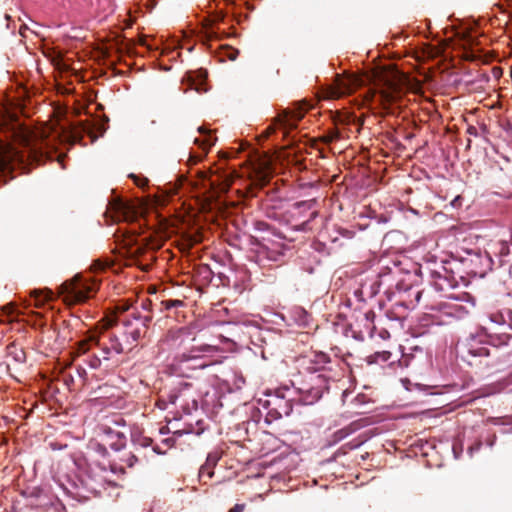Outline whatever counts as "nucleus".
Segmentation results:
<instances>
[{
	"mask_svg": "<svg viewBox=\"0 0 512 512\" xmlns=\"http://www.w3.org/2000/svg\"><path fill=\"white\" fill-rule=\"evenodd\" d=\"M359 428H360V425L356 422H353V423L349 424L348 426L335 431L331 435V437L328 441V445L332 446V445L337 444L338 442L342 441L343 439H345L346 437H348L349 435H351L352 433L357 431Z\"/></svg>",
	"mask_w": 512,
	"mask_h": 512,
	"instance_id": "nucleus-24",
	"label": "nucleus"
},
{
	"mask_svg": "<svg viewBox=\"0 0 512 512\" xmlns=\"http://www.w3.org/2000/svg\"><path fill=\"white\" fill-rule=\"evenodd\" d=\"M131 441L133 446L136 450L139 448H147L152 446V450L156 454H163L164 452L161 451L160 447L158 445H152V439L142 435L139 431H133L131 433Z\"/></svg>",
	"mask_w": 512,
	"mask_h": 512,
	"instance_id": "nucleus-22",
	"label": "nucleus"
},
{
	"mask_svg": "<svg viewBox=\"0 0 512 512\" xmlns=\"http://www.w3.org/2000/svg\"><path fill=\"white\" fill-rule=\"evenodd\" d=\"M183 433H193L191 429L177 430L173 433V436H181ZM163 443L168 447H172L175 444V438L169 437L163 440Z\"/></svg>",
	"mask_w": 512,
	"mask_h": 512,
	"instance_id": "nucleus-31",
	"label": "nucleus"
},
{
	"mask_svg": "<svg viewBox=\"0 0 512 512\" xmlns=\"http://www.w3.org/2000/svg\"><path fill=\"white\" fill-rule=\"evenodd\" d=\"M430 287L418 289L417 287L403 288L397 285L399 299L395 306L404 309H414L420 303L425 309L419 322L423 327L448 325L453 321L464 318L468 310L457 298L444 294L446 291H439L432 285V279L428 274Z\"/></svg>",
	"mask_w": 512,
	"mask_h": 512,
	"instance_id": "nucleus-2",
	"label": "nucleus"
},
{
	"mask_svg": "<svg viewBox=\"0 0 512 512\" xmlns=\"http://www.w3.org/2000/svg\"><path fill=\"white\" fill-rule=\"evenodd\" d=\"M198 331H200V327L197 323L172 328L167 331L161 342L163 345H167L171 348L180 347L186 339L190 337L194 339L195 333Z\"/></svg>",
	"mask_w": 512,
	"mask_h": 512,
	"instance_id": "nucleus-15",
	"label": "nucleus"
},
{
	"mask_svg": "<svg viewBox=\"0 0 512 512\" xmlns=\"http://www.w3.org/2000/svg\"><path fill=\"white\" fill-rule=\"evenodd\" d=\"M292 314H293L296 322L298 323V325H300V326L307 325L308 315H307V312L303 308H301V307L294 308L292 310Z\"/></svg>",
	"mask_w": 512,
	"mask_h": 512,
	"instance_id": "nucleus-30",
	"label": "nucleus"
},
{
	"mask_svg": "<svg viewBox=\"0 0 512 512\" xmlns=\"http://www.w3.org/2000/svg\"><path fill=\"white\" fill-rule=\"evenodd\" d=\"M221 350L213 344L193 347L188 351L176 354L169 364L173 374L188 377L191 371L204 369L219 361L213 359Z\"/></svg>",
	"mask_w": 512,
	"mask_h": 512,
	"instance_id": "nucleus-6",
	"label": "nucleus"
},
{
	"mask_svg": "<svg viewBox=\"0 0 512 512\" xmlns=\"http://www.w3.org/2000/svg\"><path fill=\"white\" fill-rule=\"evenodd\" d=\"M256 230L262 232L257 238L253 259L260 266H268L273 263H282L289 250L285 237L269 224L258 221L255 224Z\"/></svg>",
	"mask_w": 512,
	"mask_h": 512,
	"instance_id": "nucleus-5",
	"label": "nucleus"
},
{
	"mask_svg": "<svg viewBox=\"0 0 512 512\" xmlns=\"http://www.w3.org/2000/svg\"><path fill=\"white\" fill-rule=\"evenodd\" d=\"M469 453L472 455V453H473V447H470V448H469Z\"/></svg>",
	"mask_w": 512,
	"mask_h": 512,
	"instance_id": "nucleus-44",
	"label": "nucleus"
},
{
	"mask_svg": "<svg viewBox=\"0 0 512 512\" xmlns=\"http://www.w3.org/2000/svg\"><path fill=\"white\" fill-rule=\"evenodd\" d=\"M250 275L245 269H238L233 272V279L228 278V284L232 285L233 288L238 292L242 293L249 286Z\"/></svg>",
	"mask_w": 512,
	"mask_h": 512,
	"instance_id": "nucleus-21",
	"label": "nucleus"
},
{
	"mask_svg": "<svg viewBox=\"0 0 512 512\" xmlns=\"http://www.w3.org/2000/svg\"><path fill=\"white\" fill-rule=\"evenodd\" d=\"M261 356H262L263 359H266L264 351L261 352Z\"/></svg>",
	"mask_w": 512,
	"mask_h": 512,
	"instance_id": "nucleus-43",
	"label": "nucleus"
},
{
	"mask_svg": "<svg viewBox=\"0 0 512 512\" xmlns=\"http://www.w3.org/2000/svg\"><path fill=\"white\" fill-rule=\"evenodd\" d=\"M490 248L493 253H498L500 257L506 256L509 254V245L506 241H498L490 245Z\"/></svg>",
	"mask_w": 512,
	"mask_h": 512,
	"instance_id": "nucleus-28",
	"label": "nucleus"
},
{
	"mask_svg": "<svg viewBox=\"0 0 512 512\" xmlns=\"http://www.w3.org/2000/svg\"><path fill=\"white\" fill-rule=\"evenodd\" d=\"M487 317L491 323L507 327L512 330V310L503 308L499 310H490L487 312Z\"/></svg>",
	"mask_w": 512,
	"mask_h": 512,
	"instance_id": "nucleus-19",
	"label": "nucleus"
},
{
	"mask_svg": "<svg viewBox=\"0 0 512 512\" xmlns=\"http://www.w3.org/2000/svg\"><path fill=\"white\" fill-rule=\"evenodd\" d=\"M386 85L392 91H396L397 90V84L394 81L387 80L386 81Z\"/></svg>",
	"mask_w": 512,
	"mask_h": 512,
	"instance_id": "nucleus-35",
	"label": "nucleus"
},
{
	"mask_svg": "<svg viewBox=\"0 0 512 512\" xmlns=\"http://www.w3.org/2000/svg\"><path fill=\"white\" fill-rule=\"evenodd\" d=\"M297 387L292 383V387L279 388L273 393H267L265 398L258 400V411L264 415L266 423L270 424L283 416H289L293 409V402L303 404L299 401Z\"/></svg>",
	"mask_w": 512,
	"mask_h": 512,
	"instance_id": "nucleus-7",
	"label": "nucleus"
},
{
	"mask_svg": "<svg viewBox=\"0 0 512 512\" xmlns=\"http://www.w3.org/2000/svg\"><path fill=\"white\" fill-rule=\"evenodd\" d=\"M161 306H162V308H161L162 310H166V311L175 310V312L177 313L180 308L185 306V303H184V301L179 300V299H167V300L161 301Z\"/></svg>",
	"mask_w": 512,
	"mask_h": 512,
	"instance_id": "nucleus-27",
	"label": "nucleus"
},
{
	"mask_svg": "<svg viewBox=\"0 0 512 512\" xmlns=\"http://www.w3.org/2000/svg\"><path fill=\"white\" fill-rule=\"evenodd\" d=\"M119 464L113 463L111 469L113 472H124V468H132L138 462V456L134 452H124L119 457Z\"/></svg>",
	"mask_w": 512,
	"mask_h": 512,
	"instance_id": "nucleus-23",
	"label": "nucleus"
},
{
	"mask_svg": "<svg viewBox=\"0 0 512 512\" xmlns=\"http://www.w3.org/2000/svg\"><path fill=\"white\" fill-rule=\"evenodd\" d=\"M107 213L111 214L114 221H128L133 216V207L118 198L113 199L108 204Z\"/></svg>",
	"mask_w": 512,
	"mask_h": 512,
	"instance_id": "nucleus-16",
	"label": "nucleus"
},
{
	"mask_svg": "<svg viewBox=\"0 0 512 512\" xmlns=\"http://www.w3.org/2000/svg\"><path fill=\"white\" fill-rule=\"evenodd\" d=\"M315 204V200L299 201L288 206L281 214L272 212L268 216L284 222L295 231H307L308 224L318 215Z\"/></svg>",
	"mask_w": 512,
	"mask_h": 512,
	"instance_id": "nucleus-8",
	"label": "nucleus"
},
{
	"mask_svg": "<svg viewBox=\"0 0 512 512\" xmlns=\"http://www.w3.org/2000/svg\"><path fill=\"white\" fill-rule=\"evenodd\" d=\"M24 358H25V357H24V352H23V351H19V352H18V353H16V355H15V359H16V361H18V362H22V361H24Z\"/></svg>",
	"mask_w": 512,
	"mask_h": 512,
	"instance_id": "nucleus-36",
	"label": "nucleus"
},
{
	"mask_svg": "<svg viewBox=\"0 0 512 512\" xmlns=\"http://www.w3.org/2000/svg\"><path fill=\"white\" fill-rule=\"evenodd\" d=\"M374 318L375 313L372 310H369L366 313H364L360 322L364 323L365 331H355L351 327V336L358 341H363L365 338V334H367V336L369 337H373L375 331Z\"/></svg>",
	"mask_w": 512,
	"mask_h": 512,
	"instance_id": "nucleus-18",
	"label": "nucleus"
},
{
	"mask_svg": "<svg viewBox=\"0 0 512 512\" xmlns=\"http://www.w3.org/2000/svg\"><path fill=\"white\" fill-rule=\"evenodd\" d=\"M245 383V380L242 376H240L238 379H237V386L240 387L241 384H244Z\"/></svg>",
	"mask_w": 512,
	"mask_h": 512,
	"instance_id": "nucleus-40",
	"label": "nucleus"
},
{
	"mask_svg": "<svg viewBox=\"0 0 512 512\" xmlns=\"http://www.w3.org/2000/svg\"><path fill=\"white\" fill-rule=\"evenodd\" d=\"M480 445H481V444L479 443V444L476 446V448H475V449H476V450H479Z\"/></svg>",
	"mask_w": 512,
	"mask_h": 512,
	"instance_id": "nucleus-45",
	"label": "nucleus"
},
{
	"mask_svg": "<svg viewBox=\"0 0 512 512\" xmlns=\"http://www.w3.org/2000/svg\"><path fill=\"white\" fill-rule=\"evenodd\" d=\"M28 158H36L32 149L24 152L9 144L0 145V171L10 169L14 164H23Z\"/></svg>",
	"mask_w": 512,
	"mask_h": 512,
	"instance_id": "nucleus-14",
	"label": "nucleus"
},
{
	"mask_svg": "<svg viewBox=\"0 0 512 512\" xmlns=\"http://www.w3.org/2000/svg\"><path fill=\"white\" fill-rule=\"evenodd\" d=\"M106 484L107 482L100 472L89 471L70 483V487H64V491L69 497L83 502L100 495L106 488Z\"/></svg>",
	"mask_w": 512,
	"mask_h": 512,
	"instance_id": "nucleus-9",
	"label": "nucleus"
},
{
	"mask_svg": "<svg viewBox=\"0 0 512 512\" xmlns=\"http://www.w3.org/2000/svg\"><path fill=\"white\" fill-rule=\"evenodd\" d=\"M303 117V112L299 109L294 110H283L280 114H278L275 120V126L284 131V134L287 130L293 129L296 127V123Z\"/></svg>",
	"mask_w": 512,
	"mask_h": 512,
	"instance_id": "nucleus-17",
	"label": "nucleus"
},
{
	"mask_svg": "<svg viewBox=\"0 0 512 512\" xmlns=\"http://www.w3.org/2000/svg\"><path fill=\"white\" fill-rule=\"evenodd\" d=\"M106 433L107 436L110 437L111 439H116V441L110 443L112 449H114L115 451H119L125 446L126 437L124 436V434L120 432H114L111 429L107 430Z\"/></svg>",
	"mask_w": 512,
	"mask_h": 512,
	"instance_id": "nucleus-26",
	"label": "nucleus"
},
{
	"mask_svg": "<svg viewBox=\"0 0 512 512\" xmlns=\"http://www.w3.org/2000/svg\"><path fill=\"white\" fill-rule=\"evenodd\" d=\"M98 289L96 280L84 279L80 276L74 277L61 286V293L65 301L70 304H77L86 301Z\"/></svg>",
	"mask_w": 512,
	"mask_h": 512,
	"instance_id": "nucleus-10",
	"label": "nucleus"
},
{
	"mask_svg": "<svg viewBox=\"0 0 512 512\" xmlns=\"http://www.w3.org/2000/svg\"><path fill=\"white\" fill-rule=\"evenodd\" d=\"M199 395L194 384L180 381L168 394V402L182 409L185 413L196 410L199 405Z\"/></svg>",
	"mask_w": 512,
	"mask_h": 512,
	"instance_id": "nucleus-11",
	"label": "nucleus"
},
{
	"mask_svg": "<svg viewBox=\"0 0 512 512\" xmlns=\"http://www.w3.org/2000/svg\"><path fill=\"white\" fill-rule=\"evenodd\" d=\"M353 79L349 80H341L338 84L337 91L334 92V95L340 97L346 93H350L352 91V83Z\"/></svg>",
	"mask_w": 512,
	"mask_h": 512,
	"instance_id": "nucleus-29",
	"label": "nucleus"
},
{
	"mask_svg": "<svg viewBox=\"0 0 512 512\" xmlns=\"http://www.w3.org/2000/svg\"><path fill=\"white\" fill-rule=\"evenodd\" d=\"M395 271L389 270L388 273L379 272L377 275L367 277L360 284V287L355 290L354 294L360 301H366L375 297L384 284H387L389 278L395 275Z\"/></svg>",
	"mask_w": 512,
	"mask_h": 512,
	"instance_id": "nucleus-13",
	"label": "nucleus"
},
{
	"mask_svg": "<svg viewBox=\"0 0 512 512\" xmlns=\"http://www.w3.org/2000/svg\"><path fill=\"white\" fill-rule=\"evenodd\" d=\"M135 183L139 186V187H144L147 185L148 183V180L146 178H143V177H138V176H132Z\"/></svg>",
	"mask_w": 512,
	"mask_h": 512,
	"instance_id": "nucleus-32",
	"label": "nucleus"
},
{
	"mask_svg": "<svg viewBox=\"0 0 512 512\" xmlns=\"http://www.w3.org/2000/svg\"><path fill=\"white\" fill-rule=\"evenodd\" d=\"M220 458L221 454L218 451H212L207 455L205 463L199 469V478L201 481L206 482V479H210L213 476V469Z\"/></svg>",
	"mask_w": 512,
	"mask_h": 512,
	"instance_id": "nucleus-20",
	"label": "nucleus"
},
{
	"mask_svg": "<svg viewBox=\"0 0 512 512\" xmlns=\"http://www.w3.org/2000/svg\"><path fill=\"white\" fill-rule=\"evenodd\" d=\"M361 443H362V442L355 443V444L351 445V447H350V448H351V449L357 448V447H359V446H360V444H361Z\"/></svg>",
	"mask_w": 512,
	"mask_h": 512,
	"instance_id": "nucleus-42",
	"label": "nucleus"
},
{
	"mask_svg": "<svg viewBox=\"0 0 512 512\" xmlns=\"http://www.w3.org/2000/svg\"><path fill=\"white\" fill-rule=\"evenodd\" d=\"M77 372H78L79 376H80V377H82V378H84V377H85V375H86V371H85V369H84V368H82V367H78V368H77Z\"/></svg>",
	"mask_w": 512,
	"mask_h": 512,
	"instance_id": "nucleus-38",
	"label": "nucleus"
},
{
	"mask_svg": "<svg viewBox=\"0 0 512 512\" xmlns=\"http://www.w3.org/2000/svg\"><path fill=\"white\" fill-rule=\"evenodd\" d=\"M244 507V504H236L229 512H243Z\"/></svg>",
	"mask_w": 512,
	"mask_h": 512,
	"instance_id": "nucleus-34",
	"label": "nucleus"
},
{
	"mask_svg": "<svg viewBox=\"0 0 512 512\" xmlns=\"http://www.w3.org/2000/svg\"><path fill=\"white\" fill-rule=\"evenodd\" d=\"M459 200H460V196H457V197H455V198L453 199V201L451 202V204H452L453 206H456V204H458V201H459Z\"/></svg>",
	"mask_w": 512,
	"mask_h": 512,
	"instance_id": "nucleus-41",
	"label": "nucleus"
},
{
	"mask_svg": "<svg viewBox=\"0 0 512 512\" xmlns=\"http://www.w3.org/2000/svg\"><path fill=\"white\" fill-rule=\"evenodd\" d=\"M198 132L200 136L195 137L194 143L201 147L203 150L206 151L209 147L215 144L216 137L211 134L210 130L206 129L204 126H199Z\"/></svg>",
	"mask_w": 512,
	"mask_h": 512,
	"instance_id": "nucleus-25",
	"label": "nucleus"
},
{
	"mask_svg": "<svg viewBox=\"0 0 512 512\" xmlns=\"http://www.w3.org/2000/svg\"><path fill=\"white\" fill-rule=\"evenodd\" d=\"M511 339L508 333L492 334L483 327L477 337H471L468 342V354L474 357H487L490 354L488 347L480 345L483 341L494 347L506 346Z\"/></svg>",
	"mask_w": 512,
	"mask_h": 512,
	"instance_id": "nucleus-12",
	"label": "nucleus"
},
{
	"mask_svg": "<svg viewBox=\"0 0 512 512\" xmlns=\"http://www.w3.org/2000/svg\"><path fill=\"white\" fill-rule=\"evenodd\" d=\"M339 139V133L337 131H332L326 136L327 142H332Z\"/></svg>",
	"mask_w": 512,
	"mask_h": 512,
	"instance_id": "nucleus-33",
	"label": "nucleus"
},
{
	"mask_svg": "<svg viewBox=\"0 0 512 512\" xmlns=\"http://www.w3.org/2000/svg\"><path fill=\"white\" fill-rule=\"evenodd\" d=\"M493 259L488 251L471 250L461 259L433 263L426 270L432 279V285L439 291H449L458 286L459 280L467 276L484 277L493 267Z\"/></svg>",
	"mask_w": 512,
	"mask_h": 512,
	"instance_id": "nucleus-3",
	"label": "nucleus"
},
{
	"mask_svg": "<svg viewBox=\"0 0 512 512\" xmlns=\"http://www.w3.org/2000/svg\"><path fill=\"white\" fill-rule=\"evenodd\" d=\"M127 310L119 321L121 326L91 331L87 337L77 343L75 353L83 357V362L91 369L101 367L103 361L113 360L122 353L130 351L146 333L152 320L151 301L143 299L139 306Z\"/></svg>",
	"mask_w": 512,
	"mask_h": 512,
	"instance_id": "nucleus-1",
	"label": "nucleus"
},
{
	"mask_svg": "<svg viewBox=\"0 0 512 512\" xmlns=\"http://www.w3.org/2000/svg\"><path fill=\"white\" fill-rule=\"evenodd\" d=\"M157 405H158V407L160 409H166L167 408V402L164 399H159Z\"/></svg>",
	"mask_w": 512,
	"mask_h": 512,
	"instance_id": "nucleus-37",
	"label": "nucleus"
},
{
	"mask_svg": "<svg viewBox=\"0 0 512 512\" xmlns=\"http://www.w3.org/2000/svg\"><path fill=\"white\" fill-rule=\"evenodd\" d=\"M383 97L386 99V100H392L393 99V96L391 95V93L389 92H384L383 93Z\"/></svg>",
	"mask_w": 512,
	"mask_h": 512,
	"instance_id": "nucleus-39",
	"label": "nucleus"
},
{
	"mask_svg": "<svg viewBox=\"0 0 512 512\" xmlns=\"http://www.w3.org/2000/svg\"><path fill=\"white\" fill-rule=\"evenodd\" d=\"M300 366L309 374L297 387L299 401L303 405L316 403L328 390L330 381H336L343 375L341 362L331 359L324 352H312L299 359Z\"/></svg>",
	"mask_w": 512,
	"mask_h": 512,
	"instance_id": "nucleus-4",
	"label": "nucleus"
}]
</instances>
